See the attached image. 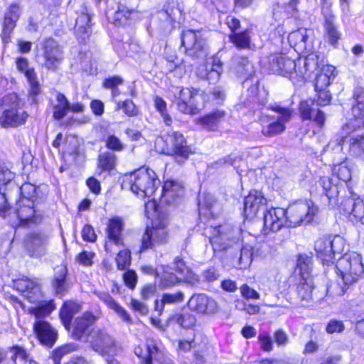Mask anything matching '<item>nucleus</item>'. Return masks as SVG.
I'll list each match as a JSON object with an SVG mask.
<instances>
[{
	"label": "nucleus",
	"mask_w": 364,
	"mask_h": 364,
	"mask_svg": "<svg viewBox=\"0 0 364 364\" xmlns=\"http://www.w3.org/2000/svg\"><path fill=\"white\" fill-rule=\"evenodd\" d=\"M320 65L319 56L315 53L296 60L283 53H275L269 57V69L271 72L298 82L309 78Z\"/></svg>",
	"instance_id": "obj_1"
},
{
	"label": "nucleus",
	"mask_w": 364,
	"mask_h": 364,
	"mask_svg": "<svg viewBox=\"0 0 364 364\" xmlns=\"http://www.w3.org/2000/svg\"><path fill=\"white\" fill-rule=\"evenodd\" d=\"M160 184L155 171L149 168L141 167L125 176L122 186L129 188L139 197H151Z\"/></svg>",
	"instance_id": "obj_2"
},
{
	"label": "nucleus",
	"mask_w": 364,
	"mask_h": 364,
	"mask_svg": "<svg viewBox=\"0 0 364 364\" xmlns=\"http://www.w3.org/2000/svg\"><path fill=\"white\" fill-rule=\"evenodd\" d=\"M271 109L278 114L277 117L262 115L259 119L261 132L267 137L274 136L284 132L286 129L285 124L289 122L292 114L291 109L279 105L272 107Z\"/></svg>",
	"instance_id": "obj_3"
},
{
	"label": "nucleus",
	"mask_w": 364,
	"mask_h": 364,
	"mask_svg": "<svg viewBox=\"0 0 364 364\" xmlns=\"http://www.w3.org/2000/svg\"><path fill=\"white\" fill-rule=\"evenodd\" d=\"M336 269L340 272L345 285L355 283L364 273L361 256L355 252L345 254L338 259Z\"/></svg>",
	"instance_id": "obj_4"
},
{
	"label": "nucleus",
	"mask_w": 364,
	"mask_h": 364,
	"mask_svg": "<svg viewBox=\"0 0 364 364\" xmlns=\"http://www.w3.org/2000/svg\"><path fill=\"white\" fill-rule=\"evenodd\" d=\"M4 103L9 106L0 117V124L4 128L17 127L23 124L28 117L23 110L22 102L15 93L8 95L4 98Z\"/></svg>",
	"instance_id": "obj_5"
},
{
	"label": "nucleus",
	"mask_w": 364,
	"mask_h": 364,
	"mask_svg": "<svg viewBox=\"0 0 364 364\" xmlns=\"http://www.w3.org/2000/svg\"><path fill=\"white\" fill-rule=\"evenodd\" d=\"M167 218L165 214H159L152 219V226L147 227L141 237V250L154 248L156 245L164 244L168 241Z\"/></svg>",
	"instance_id": "obj_6"
},
{
	"label": "nucleus",
	"mask_w": 364,
	"mask_h": 364,
	"mask_svg": "<svg viewBox=\"0 0 364 364\" xmlns=\"http://www.w3.org/2000/svg\"><path fill=\"white\" fill-rule=\"evenodd\" d=\"M86 341L94 351L102 356L112 355L116 352V342L105 328H92L87 335Z\"/></svg>",
	"instance_id": "obj_7"
},
{
	"label": "nucleus",
	"mask_w": 364,
	"mask_h": 364,
	"mask_svg": "<svg viewBox=\"0 0 364 364\" xmlns=\"http://www.w3.org/2000/svg\"><path fill=\"white\" fill-rule=\"evenodd\" d=\"M286 210L288 227L294 228L311 222L318 209L310 201L290 205Z\"/></svg>",
	"instance_id": "obj_8"
},
{
	"label": "nucleus",
	"mask_w": 364,
	"mask_h": 364,
	"mask_svg": "<svg viewBox=\"0 0 364 364\" xmlns=\"http://www.w3.org/2000/svg\"><path fill=\"white\" fill-rule=\"evenodd\" d=\"M40 46L41 55L43 58V65L47 70L55 71L64 58L62 48L52 38L43 40L40 43Z\"/></svg>",
	"instance_id": "obj_9"
},
{
	"label": "nucleus",
	"mask_w": 364,
	"mask_h": 364,
	"mask_svg": "<svg viewBox=\"0 0 364 364\" xmlns=\"http://www.w3.org/2000/svg\"><path fill=\"white\" fill-rule=\"evenodd\" d=\"M314 249L323 262H331L335 254H340L344 250V240L340 236L323 237L318 239L314 245Z\"/></svg>",
	"instance_id": "obj_10"
},
{
	"label": "nucleus",
	"mask_w": 364,
	"mask_h": 364,
	"mask_svg": "<svg viewBox=\"0 0 364 364\" xmlns=\"http://www.w3.org/2000/svg\"><path fill=\"white\" fill-rule=\"evenodd\" d=\"M181 44L185 48L186 53L193 59L203 58L206 55L205 41L199 31H183Z\"/></svg>",
	"instance_id": "obj_11"
},
{
	"label": "nucleus",
	"mask_w": 364,
	"mask_h": 364,
	"mask_svg": "<svg viewBox=\"0 0 364 364\" xmlns=\"http://www.w3.org/2000/svg\"><path fill=\"white\" fill-rule=\"evenodd\" d=\"M198 90L188 87H176L174 91L175 103L178 109L188 114H195L200 108L198 106L196 97Z\"/></svg>",
	"instance_id": "obj_12"
},
{
	"label": "nucleus",
	"mask_w": 364,
	"mask_h": 364,
	"mask_svg": "<svg viewBox=\"0 0 364 364\" xmlns=\"http://www.w3.org/2000/svg\"><path fill=\"white\" fill-rule=\"evenodd\" d=\"M240 231L237 228L228 225L213 228V236L210 239L214 250H224L229 246V241L237 240Z\"/></svg>",
	"instance_id": "obj_13"
},
{
	"label": "nucleus",
	"mask_w": 364,
	"mask_h": 364,
	"mask_svg": "<svg viewBox=\"0 0 364 364\" xmlns=\"http://www.w3.org/2000/svg\"><path fill=\"white\" fill-rule=\"evenodd\" d=\"M49 235L44 232H33L25 239L26 249L31 257H42L47 253Z\"/></svg>",
	"instance_id": "obj_14"
},
{
	"label": "nucleus",
	"mask_w": 364,
	"mask_h": 364,
	"mask_svg": "<svg viewBox=\"0 0 364 364\" xmlns=\"http://www.w3.org/2000/svg\"><path fill=\"white\" fill-rule=\"evenodd\" d=\"M323 17V37L326 41L336 48L342 38V33L336 24V16L329 8L322 9Z\"/></svg>",
	"instance_id": "obj_15"
},
{
	"label": "nucleus",
	"mask_w": 364,
	"mask_h": 364,
	"mask_svg": "<svg viewBox=\"0 0 364 364\" xmlns=\"http://www.w3.org/2000/svg\"><path fill=\"white\" fill-rule=\"evenodd\" d=\"M286 209L272 208L264 214V231L277 232L283 227H288Z\"/></svg>",
	"instance_id": "obj_16"
},
{
	"label": "nucleus",
	"mask_w": 364,
	"mask_h": 364,
	"mask_svg": "<svg viewBox=\"0 0 364 364\" xmlns=\"http://www.w3.org/2000/svg\"><path fill=\"white\" fill-rule=\"evenodd\" d=\"M166 152L169 155H176L187 159L191 150L187 146L186 141L183 134L178 132H173L168 134L166 139ZM165 151V150L164 151Z\"/></svg>",
	"instance_id": "obj_17"
},
{
	"label": "nucleus",
	"mask_w": 364,
	"mask_h": 364,
	"mask_svg": "<svg viewBox=\"0 0 364 364\" xmlns=\"http://www.w3.org/2000/svg\"><path fill=\"white\" fill-rule=\"evenodd\" d=\"M97 318L91 312H85L81 316L77 317L72 326L70 325V335L75 340H82L83 338H87L89 333L88 329L97 321Z\"/></svg>",
	"instance_id": "obj_18"
},
{
	"label": "nucleus",
	"mask_w": 364,
	"mask_h": 364,
	"mask_svg": "<svg viewBox=\"0 0 364 364\" xmlns=\"http://www.w3.org/2000/svg\"><path fill=\"white\" fill-rule=\"evenodd\" d=\"M21 15V9L18 4H11L8 11L5 13L3 28L1 32V39L4 43H9L11 41V36L16 27V22L18 21Z\"/></svg>",
	"instance_id": "obj_19"
},
{
	"label": "nucleus",
	"mask_w": 364,
	"mask_h": 364,
	"mask_svg": "<svg viewBox=\"0 0 364 364\" xmlns=\"http://www.w3.org/2000/svg\"><path fill=\"white\" fill-rule=\"evenodd\" d=\"M33 330L38 341L44 346L51 347L57 341V331L46 321H36Z\"/></svg>",
	"instance_id": "obj_20"
},
{
	"label": "nucleus",
	"mask_w": 364,
	"mask_h": 364,
	"mask_svg": "<svg viewBox=\"0 0 364 364\" xmlns=\"http://www.w3.org/2000/svg\"><path fill=\"white\" fill-rule=\"evenodd\" d=\"M124 227V223L119 217L115 216L108 220L106 228V235L108 240L105 245L106 251L108 250L109 243H113L116 245H123L122 231Z\"/></svg>",
	"instance_id": "obj_21"
},
{
	"label": "nucleus",
	"mask_w": 364,
	"mask_h": 364,
	"mask_svg": "<svg viewBox=\"0 0 364 364\" xmlns=\"http://www.w3.org/2000/svg\"><path fill=\"white\" fill-rule=\"evenodd\" d=\"M314 105V100L312 99L301 101L299 105L301 117L303 119L312 120L319 128H321L326 122V114L319 109H316Z\"/></svg>",
	"instance_id": "obj_22"
},
{
	"label": "nucleus",
	"mask_w": 364,
	"mask_h": 364,
	"mask_svg": "<svg viewBox=\"0 0 364 364\" xmlns=\"http://www.w3.org/2000/svg\"><path fill=\"white\" fill-rule=\"evenodd\" d=\"M230 69L238 77L245 78L244 87L248 84V78L255 73L252 63L247 57L236 55L232 58Z\"/></svg>",
	"instance_id": "obj_23"
},
{
	"label": "nucleus",
	"mask_w": 364,
	"mask_h": 364,
	"mask_svg": "<svg viewBox=\"0 0 364 364\" xmlns=\"http://www.w3.org/2000/svg\"><path fill=\"white\" fill-rule=\"evenodd\" d=\"M189 307L199 314H213L217 311L216 301L204 294H195L188 301Z\"/></svg>",
	"instance_id": "obj_24"
},
{
	"label": "nucleus",
	"mask_w": 364,
	"mask_h": 364,
	"mask_svg": "<svg viewBox=\"0 0 364 364\" xmlns=\"http://www.w3.org/2000/svg\"><path fill=\"white\" fill-rule=\"evenodd\" d=\"M342 149L346 148L350 156L353 157L364 156V135L352 134L343 136L339 141Z\"/></svg>",
	"instance_id": "obj_25"
},
{
	"label": "nucleus",
	"mask_w": 364,
	"mask_h": 364,
	"mask_svg": "<svg viewBox=\"0 0 364 364\" xmlns=\"http://www.w3.org/2000/svg\"><path fill=\"white\" fill-rule=\"evenodd\" d=\"M267 199L260 191L254 190L250 192L249 195L245 198L244 200V213L247 218H252L264 206Z\"/></svg>",
	"instance_id": "obj_26"
},
{
	"label": "nucleus",
	"mask_w": 364,
	"mask_h": 364,
	"mask_svg": "<svg viewBox=\"0 0 364 364\" xmlns=\"http://www.w3.org/2000/svg\"><path fill=\"white\" fill-rule=\"evenodd\" d=\"M34 202L28 197L23 198L17 203L16 210V216L19 220V225H26L29 221H33L35 214L33 208Z\"/></svg>",
	"instance_id": "obj_27"
},
{
	"label": "nucleus",
	"mask_w": 364,
	"mask_h": 364,
	"mask_svg": "<svg viewBox=\"0 0 364 364\" xmlns=\"http://www.w3.org/2000/svg\"><path fill=\"white\" fill-rule=\"evenodd\" d=\"M309 31L301 28L289 33L288 41L291 47L297 52L309 50L311 47L308 45Z\"/></svg>",
	"instance_id": "obj_28"
},
{
	"label": "nucleus",
	"mask_w": 364,
	"mask_h": 364,
	"mask_svg": "<svg viewBox=\"0 0 364 364\" xmlns=\"http://www.w3.org/2000/svg\"><path fill=\"white\" fill-rule=\"evenodd\" d=\"M146 350L148 355L145 359V364H153L154 359L160 364H173V361L159 350L154 341L147 340Z\"/></svg>",
	"instance_id": "obj_29"
},
{
	"label": "nucleus",
	"mask_w": 364,
	"mask_h": 364,
	"mask_svg": "<svg viewBox=\"0 0 364 364\" xmlns=\"http://www.w3.org/2000/svg\"><path fill=\"white\" fill-rule=\"evenodd\" d=\"M183 193V186L175 181L168 180L164 182L162 188V199L167 203H171L174 199Z\"/></svg>",
	"instance_id": "obj_30"
},
{
	"label": "nucleus",
	"mask_w": 364,
	"mask_h": 364,
	"mask_svg": "<svg viewBox=\"0 0 364 364\" xmlns=\"http://www.w3.org/2000/svg\"><path fill=\"white\" fill-rule=\"evenodd\" d=\"M50 105L53 108V116L55 119H61L69 110V102L66 97L60 92H55V99L50 100Z\"/></svg>",
	"instance_id": "obj_31"
},
{
	"label": "nucleus",
	"mask_w": 364,
	"mask_h": 364,
	"mask_svg": "<svg viewBox=\"0 0 364 364\" xmlns=\"http://www.w3.org/2000/svg\"><path fill=\"white\" fill-rule=\"evenodd\" d=\"M81 310V306L73 301L64 303L60 311L62 323L67 330H70V325L73 316Z\"/></svg>",
	"instance_id": "obj_32"
},
{
	"label": "nucleus",
	"mask_w": 364,
	"mask_h": 364,
	"mask_svg": "<svg viewBox=\"0 0 364 364\" xmlns=\"http://www.w3.org/2000/svg\"><path fill=\"white\" fill-rule=\"evenodd\" d=\"M90 16L85 13L79 15L75 21V33L77 38L84 41L91 33Z\"/></svg>",
	"instance_id": "obj_33"
},
{
	"label": "nucleus",
	"mask_w": 364,
	"mask_h": 364,
	"mask_svg": "<svg viewBox=\"0 0 364 364\" xmlns=\"http://www.w3.org/2000/svg\"><path fill=\"white\" fill-rule=\"evenodd\" d=\"M55 309L53 300L39 301L35 306L28 309V313L35 316L36 321L43 320Z\"/></svg>",
	"instance_id": "obj_34"
},
{
	"label": "nucleus",
	"mask_w": 364,
	"mask_h": 364,
	"mask_svg": "<svg viewBox=\"0 0 364 364\" xmlns=\"http://www.w3.org/2000/svg\"><path fill=\"white\" fill-rule=\"evenodd\" d=\"M225 116V112L224 110L217 109L200 118L198 122L203 128L207 130H215Z\"/></svg>",
	"instance_id": "obj_35"
},
{
	"label": "nucleus",
	"mask_w": 364,
	"mask_h": 364,
	"mask_svg": "<svg viewBox=\"0 0 364 364\" xmlns=\"http://www.w3.org/2000/svg\"><path fill=\"white\" fill-rule=\"evenodd\" d=\"M354 100L352 107V114L354 117L364 119V88L356 87L353 91Z\"/></svg>",
	"instance_id": "obj_36"
},
{
	"label": "nucleus",
	"mask_w": 364,
	"mask_h": 364,
	"mask_svg": "<svg viewBox=\"0 0 364 364\" xmlns=\"http://www.w3.org/2000/svg\"><path fill=\"white\" fill-rule=\"evenodd\" d=\"M314 287V284L311 277H302L296 287L299 298L307 302L311 301Z\"/></svg>",
	"instance_id": "obj_37"
},
{
	"label": "nucleus",
	"mask_w": 364,
	"mask_h": 364,
	"mask_svg": "<svg viewBox=\"0 0 364 364\" xmlns=\"http://www.w3.org/2000/svg\"><path fill=\"white\" fill-rule=\"evenodd\" d=\"M320 184L329 200V205L331 206L336 205L339 193L337 186L333 184L331 179L326 176L321 178Z\"/></svg>",
	"instance_id": "obj_38"
},
{
	"label": "nucleus",
	"mask_w": 364,
	"mask_h": 364,
	"mask_svg": "<svg viewBox=\"0 0 364 364\" xmlns=\"http://www.w3.org/2000/svg\"><path fill=\"white\" fill-rule=\"evenodd\" d=\"M117 164V156L111 151H105L98 156L97 168L102 172L109 173L115 168Z\"/></svg>",
	"instance_id": "obj_39"
},
{
	"label": "nucleus",
	"mask_w": 364,
	"mask_h": 364,
	"mask_svg": "<svg viewBox=\"0 0 364 364\" xmlns=\"http://www.w3.org/2000/svg\"><path fill=\"white\" fill-rule=\"evenodd\" d=\"M223 73V63L218 58H214L212 61V65L210 68H205L204 74H200L203 78H206L210 82L215 83L218 82Z\"/></svg>",
	"instance_id": "obj_40"
},
{
	"label": "nucleus",
	"mask_w": 364,
	"mask_h": 364,
	"mask_svg": "<svg viewBox=\"0 0 364 364\" xmlns=\"http://www.w3.org/2000/svg\"><path fill=\"white\" fill-rule=\"evenodd\" d=\"M160 274L157 278L160 279V286L161 288H170L181 282V279L173 274L169 272V267L166 265L160 266Z\"/></svg>",
	"instance_id": "obj_41"
},
{
	"label": "nucleus",
	"mask_w": 364,
	"mask_h": 364,
	"mask_svg": "<svg viewBox=\"0 0 364 364\" xmlns=\"http://www.w3.org/2000/svg\"><path fill=\"white\" fill-rule=\"evenodd\" d=\"M230 41L237 48L247 49L250 45V35L248 30L233 33L229 36Z\"/></svg>",
	"instance_id": "obj_42"
},
{
	"label": "nucleus",
	"mask_w": 364,
	"mask_h": 364,
	"mask_svg": "<svg viewBox=\"0 0 364 364\" xmlns=\"http://www.w3.org/2000/svg\"><path fill=\"white\" fill-rule=\"evenodd\" d=\"M242 159L239 154H231L221 159H219L215 162L210 164L208 166L213 168H218L228 166H233L235 168H237L240 166V163Z\"/></svg>",
	"instance_id": "obj_43"
},
{
	"label": "nucleus",
	"mask_w": 364,
	"mask_h": 364,
	"mask_svg": "<svg viewBox=\"0 0 364 364\" xmlns=\"http://www.w3.org/2000/svg\"><path fill=\"white\" fill-rule=\"evenodd\" d=\"M27 79L30 85L28 100L32 104H36L38 102L37 96L41 94V90L35 72L27 73Z\"/></svg>",
	"instance_id": "obj_44"
},
{
	"label": "nucleus",
	"mask_w": 364,
	"mask_h": 364,
	"mask_svg": "<svg viewBox=\"0 0 364 364\" xmlns=\"http://www.w3.org/2000/svg\"><path fill=\"white\" fill-rule=\"evenodd\" d=\"M67 271L65 267L58 270L54 276L53 287L58 294H64L68 291V285L65 281Z\"/></svg>",
	"instance_id": "obj_45"
},
{
	"label": "nucleus",
	"mask_w": 364,
	"mask_h": 364,
	"mask_svg": "<svg viewBox=\"0 0 364 364\" xmlns=\"http://www.w3.org/2000/svg\"><path fill=\"white\" fill-rule=\"evenodd\" d=\"M133 11V10L127 9L125 6L119 4L113 16L114 25L118 26L125 25Z\"/></svg>",
	"instance_id": "obj_46"
},
{
	"label": "nucleus",
	"mask_w": 364,
	"mask_h": 364,
	"mask_svg": "<svg viewBox=\"0 0 364 364\" xmlns=\"http://www.w3.org/2000/svg\"><path fill=\"white\" fill-rule=\"evenodd\" d=\"M15 287L17 290L23 293L36 294L39 291L38 284L28 278L17 280L15 282Z\"/></svg>",
	"instance_id": "obj_47"
},
{
	"label": "nucleus",
	"mask_w": 364,
	"mask_h": 364,
	"mask_svg": "<svg viewBox=\"0 0 364 364\" xmlns=\"http://www.w3.org/2000/svg\"><path fill=\"white\" fill-rule=\"evenodd\" d=\"M154 107L160 113L163 122L166 126H171L172 119L167 112L166 102L160 97L155 96L154 98Z\"/></svg>",
	"instance_id": "obj_48"
},
{
	"label": "nucleus",
	"mask_w": 364,
	"mask_h": 364,
	"mask_svg": "<svg viewBox=\"0 0 364 364\" xmlns=\"http://www.w3.org/2000/svg\"><path fill=\"white\" fill-rule=\"evenodd\" d=\"M77 347L76 343H70L55 348L53 353L54 363L60 364V360L64 355L76 350Z\"/></svg>",
	"instance_id": "obj_49"
},
{
	"label": "nucleus",
	"mask_w": 364,
	"mask_h": 364,
	"mask_svg": "<svg viewBox=\"0 0 364 364\" xmlns=\"http://www.w3.org/2000/svg\"><path fill=\"white\" fill-rule=\"evenodd\" d=\"M173 319L184 328H191L196 323L195 316L189 312H182L176 314Z\"/></svg>",
	"instance_id": "obj_50"
},
{
	"label": "nucleus",
	"mask_w": 364,
	"mask_h": 364,
	"mask_svg": "<svg viewBox=\"0 0 364 364\" xmlns=\"http://www.w3.org/2000/svg\"><path fill=\"white\" fill-rule=\"evenodd\" d=\"M253 247L250 245H245L240 250V256L239 258V265L240 269H246L252 262L253 257Z\"/></svg>",
	"instance_id": "obj_51"
},
{
	"label": "nucleus",
	"mask_w": 364,
	"mask_h": 364,
	"mask_svg": "<svg viewBox=\"0 0 364 364\" xmlns=\"http://www.w3.org/2000/svg\"><path fill=\"white\" fill-rule=\"evenodd\" d=\"M333 171L338 179L344 182H348L351 178V168L347 161L335 165Z\"/></svg>",
	"instance_id": "obj_52"
},
{
	"label": "nucleus",
	"mask_w": 364,
	"mask_h": 364,
	"mask_svg": "<svg viewBox=\"0 0 364 364\" xmlns=\"http://www.w3.org/2000/svg\"><path fill=\"white\" fill-rule=\"evenodd\" d=\"M11 358L15 364H36L27 358V354L24 349L18 346L11 348Z\"/></svg>",
	"instance_id": "obj_53"
},
{
	"label": "nucleus",
	"mask_w": 364,
	"mask_h": 364,
	"mask_svg": "<svg viewBox=\"0 0 364 364\" xmlns=\"http://www.w3.org/2000/svg\"><path fill=\"white\" fill-rule=\"evenodd\" d=\"M311 257L306 255H299L297 259V267L300 269V274L302 277H310L309 273L311 270Z\"/></svg>",
	"instance_id": "obj_54"
},
{
	"label": "nucleus",
	"mask_w": 364,
	"mask_h": 364,
	"mask_svg": "<svg viewBox=\"0 0 364 364\" xmlns=\"http://www.w3.org/2000/svg\"><path fill=\"white\" fill-rule=\"evenodd\" d=\"M363 127L364 119L353 117V118L350 119L348 122L342 127V131L346 136H350L355 134L354 132Z\"/></svg>",
	"instance_id": "obj_55"
},
{
	"label": "nucleus",
	"mask_w": 364,
	"mask_h": 364,
	"mask_svg": "<svg viewBox=\"0 0 364 364\" xmlns=\"http://www.w3.org/2000/svg\"><path fill=\"white\" fill-rule=\"evenodd\" d=\"M122 109L128 117H135L139 114V109L135 104L129 100L117 102L116 110Z\"/></svg>",
	"instance_id": "obj_56"
},
{
	"label": "nucleus",
	"mask_w": 364,
	"mask_h": 364,
	"mask_svg": "<svg viewBox=\"0 0 364 364\" xmlns=\"http://www.w3.org/2000/svg\"><path fill=\"white\" fill-rule=\"evenodd\" d=\"M171 269L182 277H188V275L191 274V269L180 257H176L174 258Z\"/></svg>",
	"instance_id": "obj_57"
},
{
	"label": "nucleus",
	"mask_w": 364,
	"mask_h": 364,
	"mask_svg": "<svg viewBox=\"0 0 364 364\" xmlns=\"http://www.w3.org/2000/svg\"><path fill=\"white\" fill-rule=\"evenodd\" d=\"M117 268L121 270L127 269L131 263V253L128 250L120 251L116 257Z\"/></svg>",
	"instance_id": "obj_58"
},
{
	"label": "nucleus",
	"mask_w": 364,
	"mask_h": 364,
	"mask_svg": "<svg viewBox=\"0 0 364 364\" xmlns=\"http://www.w3.org/2000/svg\"><path fill=\"white\" fill-rule=\"evenodd\" d=\"M250 97L252 101H256L259 104L264 105L267 102V94L264 90H259L258 87L255 85L248 89Z\"/></svg>",
	"instance_id": "obj_59"
},
{
	"label": "nucleus",
	"mask_w": 364,
	"mask_h": 364,
	"mask_svg": "<svg viewBox=\"0 0 364 364\" xmlns=\"http://www.w3.org/2000/svg\"><path fill=\"white\" fill-rule=\"evenodd\" d=\"M184 294L182 291L166 293L162 295L161 300L164 304H178L183 301Z\"/></svg>",
	"instance_id": "obj_60"
},
{
	"label": "nucleus",
	"mask_w": 364,
	"mask_h": 364,
	"mask_svg": "<svg viewBox=\"0 0 364 364\" xmlns=\"http://www.w3.org/2000/svg\"><path fill=\"white\" fill-rule=\"evenodd\" d=\"M331 80L329 77L324 73L316 74L315 80L314 87L316 91H321L326 90L331 83Z\"/></svg>",
	"instance_id": "obj_61"
},
{
	"label": "nucleus",
	"mask_w": 364,
	"mask_h": 364,
	"mask_svg": "<svg viewBox=\"0 0 364 364\" xmlns=\"http://www.w3.org/2000/svg\"><path fill=\"white\" fill-rule=\"evenodd\" d=\"M106 146L109 149L119 151L124 149V145L114 135L109 136L106 139Z\"/></svg>",
	"instance_id": "obj_62"
},
{
	"label": "nucleus",
	"mask_w": 364,
	"mask_h": 364,
	"mask_svg": "<svg viewBox=\"0 0 364 364\" xmlns=\"http://www.w3.org/2000/svg\"><path fill=\"white\" fill-rule=\"evenodd\" d=\"M14 178L13 173L7 168L0 166V187L4 186L11 183Z\"/></svg>",
	"instance_id": "obj_63"
},
{
	"label": "nucleus",
	"mask_w": 364,
	"mask_h": 364,
	"mask_svg": "<svg viewBox=\"0 0 364 364\" xmlns=\"http://www.w3.org/2000/svg\"><path fill=\"white\" fill-rule=\"evenodd\" d=\"M350 214L359 220L364 218V203L363 201L353 203Z\"/></svg>",
	"instance_id": "obj_64"
}]
</instances>
